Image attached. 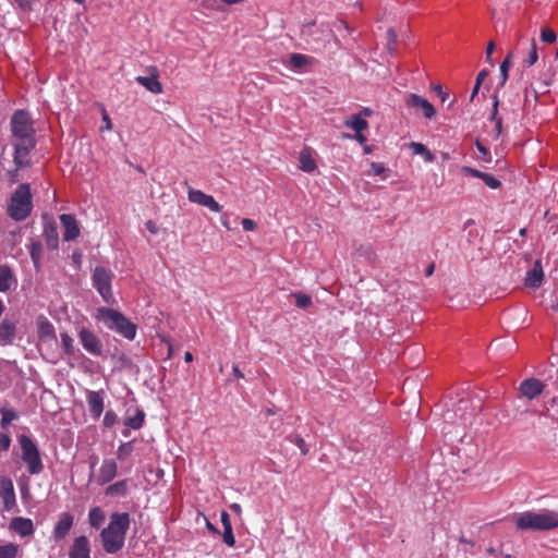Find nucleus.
Here are the masks:
<instances>
[{
  "label": "nucleus",
  "instance_id": "obj_5",
  "mask_svg": "<svg viewBox=\"0 0 558 558\" xmlns=\"http://www.w3.org/2000/svg\"><path fill=\"white\" fill-rule=\"evenodd\" d=\"M33 208V197L28 183H23L13 192L8 205V215L15 221L26 219Z\"/></svg>",
  "mask_w": 558,
  "mask_h": 558
},
{
  "label": "nucleus",
  "instance_id": "obj_28",
  "mask_svg": "<svg viewBox=\"0 0 558 558\" xmlns=\"http://www.w3.org/2000/svg\"><path fill=\"white\" fill-rule=\"evenodd\" d=\"M106 519L105 512L99 507H94L89 510L88 522L92 527L99 529Z\"/></svg>",
  "mask_w": 558,
  "mask_h": 558
},
{
  "label": "nucleus",
  "instance_id": "obj_14",
  "mask_svg": "<svg viewBox=\"0 0 558 558\" xmlns=\"http://www.w3.org/2000/svg\"><path fill=\"white\" fill-rule=\"evenodd\" d=\"M544 388L545 385L536 378L525 379L520 385V391L522 396L527 398L529 400H532L536 398L538 395H541Z\"/></svg>",
  "mask_w": 558,
  "mask_h": 558
},
{
  "label": "nucleus",
  "instance_id": "obj_55",
  "mask_svg": "<svg viewBox=\"0 0 558 558\" xmlns=\"http://www.w3.org/2000/svg\"><path fill=\"white\" fill-rule=\"evenodd\" d=\"M220 518L223 527L231 526L230 517L227 511H221Z\"/></svg>",
  "mask_w": 558,
  "mask_h": 558
},
{
  "label": "nucleus",
  "instance_id": "obj_10",
  "mask_svg": "<svg viewBox=\"0 0 558 558\" xmlns=\"http://www.w3.org/2000/svg\"><path fill=\"white\" fill-rule=\"evenodd\" d=\"M405 105L409 108L422 110L426 119H432L436 116L435 107L425 98L416 94H408L404 98Z\"/></svg>",
  "mask_w": 558,
  "mask_h": 558
},
{
  "label": "nucleus",
  "instance_id": "obj_32",
  "mask_svg": "<svg viewBox=\"0 0 558 558\" xmlns=\"http://www.w3.org/2000/svg\"><path fill=\"white\" fill-rule=\"evenodd\" d=\"M61 344L66 355L72 356L75 353L74 341L68 332L60 335Z\"/></svg>",
  "mask_w": 558,
  "mask_h": 558
},
{
  "label": "nucleus",
  "instance_id": "obj_41",
  "mask_svg": "<svg viewBox=\"0 0 558 558\" xmlns=\"http://www.w3.org/2000/svg\"><path fill=\"white\" fill-rule=\"evenodd\" d=\"M512 58V53L510 52L506 59L504 60V62L500 64V74H501V77H502V81H501V85H504L507 81V77H508V70L511 65V60Z\"/></svg>",
  "mask_w": 558,
  "mask_h": 558
},
{
  "label": "nucleus",
  "instance_id": "obj_7",
  "mask_svg": "<svg viewBox=\"0 0 558 558\" xmlns=\"http://www.w3.org/2000/svg\"><path fill=\"white\" fill-rule=\"evenodd\" d=\"M113 277V272L102 266L95 267L92 275L93 286L108 304H112L114 302L111 289Z\"/></svg>",
  "mask_w": 558,
  "mask_h": 558
},
{
  "label": "nucleus",
  "instance_id": "obj_49",
  "mask_svg": "<svg viewBox=\"0 0 558 558\" xmlns=\"http://www.w3.org/2000/svg\"><path fill=\"white\" fill-rule=\"evenodd\" d=\"M461 171L464 173V174H468V175H472L474 178H478V179H483V175L485 172H482L477 169H474V168H471V167H468V166H463L461 168Z\"/></svg>",
  "mask_w": 558,
  "mask_h": 558
},
{
  "label": "nucleus",
  "instance_id": "obj_22",
  "mask_svg": "<svg viewBox=\"0 0 558 558\" xmlns=\"http://www.w3.org/2000/svg\"><path fill=\"white\" fill-rule=\"evenodd\" d=\"M90 549L86 536L76 537L70 549V558H89Z\"/></svg>",
  "mask_w": 558,
  "mask_h": 558
},
{
  "label": "nucleus",
  "instance_id": "obj_12",
  "mask_svg": "<svg viewBox=\"0 0 558 558\" xmlns=\"http://www.w3.org/2000/svg\"><path fill=\"white\" fill-rule=\"evenodd\" d=\"M61 225L64 229L63 240L64 241H73L80 235V227L77 220L73 215L62 214L60 216Z\"/></svg>",
  "mask_w": 558,
  "mask_h": 558
},
{
  "label": "nucleus",
  "instance_id": "obj_57",
  "mask_svg": "<svg viewBox=\"0 0 558 558\" xmlns=\"http://www.w3.org/2000/svg\"><path fill=\"white\" fill-rule=\"evenodd\" d=\"M102 121L105 122V129L106 130H111L112 129L111 120H110L108 113L105 110L102 112Z\"/></svg>",
  "mask_w": 558,
  "mask_h": 558
},
{
  "label": "nucleus",
  "instance_id": "obj_36",
  "mask_svg": "<svg viewBox=\"0 0 558 558\" xmlns=\"http://www.w3.org/2000/svg\"><path fill=\"white\" fill-rule=\"evenodd\" d=\"M201 5L204 10H208V11H223L225 10L223 0H203Z\"/></svg>",
  "mask_w": 558,
  "mask_h": 558
},
{
  "label": "nucleus",
  "instance_id": "obj_16",
  "mask_svg": "<svg viewBox=\"0 0 558 558\" xmlns=\"http://www.w3.org/2000/svg\"><path fill=\"white\" fill-rule=\"evenodd\" d=\"M87 404L95 418L100 417L104 412V392L88 390L86 395Z\"/></svg>",
  "mask_w": 558,
  "mask_h": 558
},
{
  "label": "nucleus",
  "instance_id": "obj_34",
  "mask_svg": "<svg viewBox=\"0 0 558 558\" xmlns=\"http://www.w3.org/2000/svg\"><path fill=\"white\" fill-rule=\"evenodd\" d=\"M19 553V547L15 544L9 543L0 546V558H15Z\"/></svg>",
  "mask_w": 558,
  "mask_h": 558
},
{
  "label": "nucleus",
  "instance_id": "obj_8",
  "mask_svg": "<svg viewBox=\"0 0 558 558\" xmlns=\"http://www.w3.org/2000/svg\"><path fill=\"white\" fill-rule=\"evenodd\" d=\"M184 184L187 186V198L191 203L206 207L213 213H219L221 210V206L211 195L189 186L187 181H185Z\"/></svg>",
  "mask_w": 558,
  "mask_h": 558
},
{
  "label": "nucleus",
  "instance_id": "obj_59",
  "mask_svg": "<svg viewBox=\"0 0 558 558\" xmlns=\"http://www.w3.org/2000/svg\"><path fill=\"white\" fill-rule=\"evenodd\" d=\"M494 49H495L494 41H489L487 44V47H486V59H487V61H490V57H492V53H493Z\"/></svg>",
  "mask_w": 558,
  "mask_h": 558
},
{
  "label": "nucleus",
  "instance_id": "obj_58",
  "mask_svg": "<svg viewBox=\"0 0 558 558\" xmlns=\"http://www.w3.org/2000/svg\"><path fill=\"white\" fill-rule=\"evenodd\" d=\"M434 90L437 93L438 96H440L441 101H446L448 93H444L440 85L434 86Z\"/></svg>",
  "mask_w": 558,
  "mask_h": 558
},
{
  "label": "nucleus",
  "instance_id": "obj_51",
  "mask_svg": "<svg viewBox=\"0 0 558 558\" xmlns=\"http://www.w3.org/2000/svg\"><path fill=\"white\" fill-rule=\"evenodd\" d=\"M11 438L7 434H0V452L7 451L10 448Z\"/></svg>",
  "mask_w": 558,
  "mask_h": 558
},
{
  "label": "nucleus",
  "instance_id": "obj_1",
  "mask_svg": "<svg viewBox=\"0 0 558 558\" xmlns=\"http://www.w3.org/2000/svg\"><path fill=\"white\" fill-rule=\"evenodd\" d=\"M11 131L15 137L13 162L17 169L31 166L29 153L35 147L34 129L26 111L17 110L11 118Z\"/></svg>",
  "mask_w": 558,
  "mask_h": 558
},
{
  "label": "nucleus",
  "instance_id": "obj_48",
  "mask_svg": "<svg viewBox=\"0 0 558 558\" xmlns=\"http://www.w3.org/2000/svg\"><path fill=\"white\" fill-rule=\"evenodd\" d=\"M476 148L481 154L480 158L484 159L486 162L492 161V157L489 155L488 149L480 141H476Z\"/></svg>",
  "mask_w": 558,
  "mask_h": 558
},
{
  "label": "nucleus",
  "instance_id": "obj_40",
  "mask_svg": "<svg viewBox=\"0 0 558 558\" xmlns=\"http://www.w3.org/2000/svg\"><path fill=\"white\" fill-rule=\"evenodd\" d=\"M222 539L226 545L233 547L235 545V537L233 535L232 525L223 527Z\"/></svg>",
  "mask_w": 558,
  "mask_h": 558
},
{
  "label": "nucleus",
  "instance_id": "obj_43",
  "mask_svg": "<svg viewBox=\"0 0 558 558\" xmlns=\"http://www.w3.org/2000/svg\"><path fill=\"white\" fill-rule=\"evenodd\" d=\"M482 180L488 187H490L493 190H496V189L500 187V185H501V182L498 179H496L494 175L486 173V172L484 173Z\"/></svg>",
  "mask_w": 558,
  "mask_h": 558
},
{
  "label": "nucleus",
  "instance_id": "obj_15",
  "mask_svg": "<svg viewBox=\"0 0 558 558\" xmlns=\"http://www.w3.org/2000/svg\"><path fill=\"white\" fill-rule=\"evenodd\" d=\"M16 337V324L8 318L0 323V345L13 344Z\"/></svg>",
  "mask_w": 558,
  "mask_h": 558
},
{
  "label": "nucleus",
  "instance_id": "obj_24",
  "mask_svg": "<svg viewBox=\"0 0 558 558\" xmlns=\"http://www.w3.org/2000/svg\"><path fill=\"white\" fill-rule=\"evenodd\" d=\"M299 161L300 169L304 172H313L316 169V162L310 148H304L301 150Z\"/></svg>",
  "mask_w": 558,
  "mask_h": 558
},
{
  "label": "nucleus",
  "instance_id": "obj_46",
  "mask_svg": "<svg viewBox=\"0 0 558 558\" xmlns=\"http://www.w3.org/2000/svg\"><path fill=\"white\" fill-rule=\"evenodd\" d=\"M118 421V415L109 410L106 412L105 416H104V425L108 428L112 427Z\"/></svg>",
  "mask_w": 558,
  "mask_h": 558
},
{
  "label": "nucleus",
  "instance_id": "obj_38",
  "mask_svg": "<svg viewBox=\"0 0 558 558\" xmlns=\"http://www.w3.org/2000/svg\"><path fill=\"white\" fill-rule=\"evenodd\" d=\"M1 413L2 417L0 423L3 428L8 427L13 421H15L19 417L17 412L13 409L2 410Z\"/></svg>",
  "mask_w": 558,
  "mask_h": 558
},
{
  "label": "nucleus",
  "instance_id": "obj_33",
  "mask_svg": "<svg viewBox=\"0 0 558 558\" xmlns=\"http://www.w3.org/2000/svg\"><path fill=\"white\" fill-rule=\"evenodd\" d=\"M398 44V35L393 28L387 29V50L390 54H396Z\"/></svg>",
  "mask_w": 558,
  "mask_h": 558
},
{
  "label": "nucleus",
  "instance_id": "obj_31",
  "mask_svg": "<svg viewBox=\"0 0 558 558\" xmlns=\"http://www.w3.org/2000/svg\"><path fill=\"white\" fill-rule=\"evenodd\" d=\"M29 255L35 265L38 267L43 258V246L39 241H33L29 245Z\"/></svg>",
  "mask_w": 558,
  "mask_h": 558
},
{
  "label": "nucleus",
  "instance_id": "obj_50",
  "mask_svg": "<svg viewBox=\"0 0 558 558\" xmlns=\"http://www.w3.org/2000/svg\"><path fill=\"white\" fill-rule=\"evenodd\" d=\"M386 171V168L383 163L379 162H371V171L368 172L372 175H380Z\"/></svg>",
  "mask_w": 558,
  "mask_h": 558
},
{
  "label": "nucleus",
  "instance_id": "obj_39",
  "mask_svg": "<svg viewBox=\"0 0 558 558\" xmlns=\"http://www.w3.org/2000/svg\"><path fill=\"white\" fill-rule=\"evenodd\" d=\"M538 60V53H537V44L534 38L531 39V47L527 54V58L524 60V62L531 66L535 64Z\"/></svg>",
  "mask_w": 558,
  "mask_h": 558
},
{
  "label": "nucleus",
  "instance_id": "obj_45",
  "mask_svg": "<svg viewBox=\"0 0 558 558\" xmlns=\"http://www.w3.org/2000/svg\"><path fill=\"white\" fill-rule=\"evenodd\" d=\"M290 441H292L299 447L303 456H306L308 453V446L306 445L305 440L302 437L298 435L294 437H290Z\"/></svg>",
  "mask_w": 558,
  "mask_h": 558
},
{
  "label": "nucleus",
  "instance_id": "obj_23",
  "mask_svg": "<svg viewBox=\"0 0 558 558\" xmlns=\"http://www.w3.org/2000/svg\"><path fill=\"white\" fill-rule=\"evenodd\" d=\"M544 280V271L541 265V260L534 263L533 268L527 271L525 277V286L529 288H539Z\"/></svg>",
  "mask_w": 558,
  "mask_h": 558
},
{
  "label": "nucleus",
  "instance_id": "obj_3",
  "mask_svg": "<svg viewBox=\"0 0 558 558\" xmlns=\"http://www.w3.org/2000/svg\"><path fill=\"white\" fill-rule=\"evenodd\" d=\"M515 526L523 531H549L558 527V511H525L514 515Z\"/></svg>",
  "mask_w": 558,
  "mask_h": 558
},
{
  "label": "nucleus",
  "instance_id": "obj_21",
  "mask_svg": "<svg viewBox=\"0 0 558 558\" xmlns=\"http://www.w3.org/2000/svg\"><path fill=\"white\" fill-rule=\"evenodd\" d=\"M73 515L69 512H63L53 529V536L57 539H62L69 533L73 525Z\"/></svg>",
  "mask_w": 558,
  "mask_h": 558
},
{
  "label": "nucleus",
  "instance_id": "obj_42",
  "mask_svg": "<svg viewBox=\"0 0 558 558\" xmlns=\"http://www.w3.org/2000/svg\"><path fill=\"white\" fill-rule=\"evenodd\" d=\"M541 38L544 43L553 44L556 41L557 35L553 29L544 27L541 31Z\"/></svg>",
  "mask_w": 558,
  "mask_h": 558
},
{
  "label": "nucleus",
  "instance_id": "obj_35",
  "mask_svg": "<svg viewBox=\"0 0 558 558\" xmlns=\"http://www.w3.org/2000/svg\"><path fill=\"white\" fill-rule=\"evenodd\" d=\"M292 296L295 299V305L299 308H308L312 305V298L307 294L296 292L292 293Z\"/></svg>",
  "mask_w": 558,
  "mask_h": 558
},
{
  "label": "nucleus",
  "instance_id": "obj_54",
  "mask_svg": "<svg viewBox=\"0 0 558 558\" xmlns=\"http://www.w3.org/2000/svg\"><path fill=\"white\" fill-rule=\"evenodd\" d=\"M488 76V71L487 70H482L478 72L477 76H476V82L475 84L477 86H481V84L484 82V80Z\"/></svg>",
  "mask_w": 558,
  "mask_h": 558
},
{
  "label": "nucleus",
  "instance_id": "obj_63",
  "mask_svg": "<svg viewBox=\"0 0 558 558\" xmlns=\"http://www.w3.org/2000/svg\"><path fill=\"white\" fill-rule=\"evenodd\" d=\"M233 375L236 378H243L244 377V374L240 371V368L236 365L233 366Z\"/></svg>",
  "mask_w": 558,
  "mask_h": 558
},
{
  "label": "nucleus",
  "instance_id": "obj_11",
  "mask_svg": "<svg viewBox=\"0 0 558 558\" xmlns=\"http://www.w3.org/2000/svg\"><path fill=\"white\" fill-rule=\"evenodd\" d=\"M0 498L3 501V510L10 511L16 504L13 482L9 477L0 480Z\"/></svg>",
  "mask_w": 558,
  "mask_h": 558
},
{
  "label": "nucleus",
  "instance_id": "obj_17",
  "mask_svg": "<svg viewBox=\"0 0 558 558\" xmlns=\"http://www.w3.org/2000/svg\"><path fill=\"white\" fill-rule=\"evenodd\" d=\"M38 338L41 343L56 341V330L53 325L46 318L40 316L37 320Z\"/></svg>",
  "mask_w": 558,
  "mask_h": 558
},
{
  "label": "nucleus",
  "instance_id": "obj_52",
  "mask_svg": "<svg viewBox=\"0 0 558 558\" xmlns=\"http://www.w3.org/2000/svg\"><path fill=\"white\" fill-rule=\"evenodd\" d=\"M15 2L23 11L28 12L32 10L34 0H15Z\"/></svg>",
  "mask_w": 558,
  "mask_h": 558
},
{
  "label": "nucleus",
  "instance_id": "obj_26",
  "mask_svg": "<svg viewBox=\"0 0 558 558\" xmlns=\"http://www.w3.org/2000/svg\"><path fill=\"white\" fill-rule=\"evenodd\" d=\"M344 125L359 133L368 128V122L363 119L361 114H353L350 119L344 121Z\"/></svg>",
  "mask_w": 558,
  "mask_h": 558
},
{
  "label": "nucleus",
  "instance_id": "obj_9",
  "mask_svg": "<svg viewBox=\"0 0 558 558\" xmlns=\"http://www.w3.org/2000/svg\"><path fill=\"white\" fill-rule=\"evenodd\" d=\"M78 339L83 348L95 356H100L104 353V345L101 340L89 329L81 328L78 331Z\"/></svg>",
  "mask_w": 558,
  "mask_h": 558
},
{
  "label": "nucleus",
  "instance_id": "obj_20",
  "mask_svg": "<svg viewBox=\"0 0 558 558\" xmlns=\"http://www.w3.org/2000/svg\"><path fill=\"white\" fill-rule=\"evenodd\" d=\"M118 471V464L113 459H105L99 469L98 482L100 484L109 483L114 478Z\"/></svg>",
  "mask_w": 558,
  "mask_h": 558
},
{
  "label": "nucleus",
  "instance_id": "obj_62",
  "mask_svg": "<svg viewBox=\"0 0 558 558\" xmlns=\"http://www.w3.org/2000/svg\"><path fill=\"white\" fill-rule=\"evenodd\" d=\"M19 170L20 169H17V167L15 166V170L10 172V181L12 183H16L19 181V174H17Z\"/></svg>",
  "mask_w": 558,
  "mask_h": 558
},
{
  "label": "nucleus",
  "instance_id": "obj_4",
  "mask_svg": "<svg viewBox=\"0 0 558 558\" xmlns=\"http://www.w3.org/2000/svg\"><path fill=\"white\" fill-rule=\"evenodd\" d=\"M95 318L102 322L108 329L114 330L129 340H133L136 336V325L117 310L99 307Z\"/></svg>",
  "mask_w": 558,
  "mask_h": 558
},
{
  "label": "nucleus",
  "instance_id": "obj_27",
  "mask_svg": "<svg viewBox=\"0 0 558 558\" xmlns=\"http://www.w3.org/2000/svg\"><path fill=\"white\" fill-rule=\"evenodd\" d=\"M409 147L413 150V154L421 155L426 162H433L435 160V155L427 149V147L417 142H411Z\"/></svg>",
  "mask_w": 558,
  "mask_h": 558
},
{
  "label": "nucleus",
  "instance_id": "obj_64",
  "mask_svg": "<svg viewBox=\"0 0 558 558\" xmlns=\"http://www.w3.org/2000/svg\"><path fill=\"white\" fill-rule=\"evenodd\" d=\"M206 527L214 534L218 533V530L214 524H211L209 521H206Z\"/></svg>",
  "mask_w": 558,
  "mask_h": 558
},
{
  "label": "nucleus",
  "instance_id": "obj_53",
  "mask_svg": "<svg viewBox=\"0 0 558 558\" xmlns=\"http://www.w3.org/2000/svg\"><path fill=\"white\" fill-rule=\"evenodd\" d=\"M242 227L245 231H253L256 228L255 221L248 218L242 220Z\"/></svg>",
  "mask_w": 558,
  "mask_h": 558
},
{
  "label": "nucleus",
  "instance_id": "obj_56",
  "mask_svg": "<svg viewBox=\"0 0 558 558\" xmlns=\"http://www.w3.org/2000/svg\"><path fill=\"white\" fill-rule=\"evenodd\" d=\"M147 230L153 233V234H157L158 233V228L156 226V223L151 220H148L146 223H145Z\"/></svg>",
  "mask_w": 558,
  "mask_h": 558
},
{
  "label": "nucleus",
  "instance_id": "obj_44",
  "mask_svg": "<svg viewBox=\"0 0 558 558\" xmlns=\"http://www.w3.org/2000/svg\"><path fill=\"white\" fill-rule=\"evenodd\" d=\"M133 448H132V442H125V444H122L119 446L118 448V458L120 460H124L126 457H129L132 452Z\"/></svg>",
  "mask_w": 558,
  "mask_h": 558
},
{
  "label": "nucleus",
  "instance_id": "obj_47",
  "mask_svg": "<svg viewBox=\"0 0 558 558\" xmlns=\"http://www.w3.org/2000/svg\"><path fill=\"white\" fill-rule=\"evenodd\" d=\"M498 100L495 98L492 119L496 122V136L501 133V119L497 118Z\"/></svg>",
  "mask_w": 558,
  "mask_h": 558
},
{
  "label": "nucleus",
  "instance_id": "obj_13",
  "mask_svg": "<svg viewBox=\"0 0 558 558\" xmlns=\"http://www.w3.org/2000/svg\"><path fill=\"white\" fill-rule=\"evenodd\" d=\"M150 76H137L135 80L138 84L144 86L147 90L153 94H161L162 85L158 80V71L156 68L151 66L149 69Z\"/></svg>",
  "mask_w": 558,
  "mask_h": 558
},
{
  "label": "nucleus",
  "instance_id": "obj_18",
  "mask_svg": "<svg viewBox=\"0 0 558 558\" xmlns=\"http://www.w3.org/2000/svg\"><path fill=\"white\" fill-rule=\"evenodd\" d=\"M43 236L46 245L50 250H56L59 245L58 228L54 221L47 220L44 223Z\"/></svg>",
  "mask_w": 558,
  "mask_h": 558
},
{
  "label": "nucleus",
  "instance_id": "obj_19",
  "mask_svg": "<svg viewBox=\"0 0 558 558\" xmlns=\"http://www.w3.org/2000/svg\"><path fill=\"white\" fill-rule=\"evenodd\" d=\"M10 529L23 537L34 533L33 521L22 517L13 518L10 522Z\"/></svg>",
  "mask_w": 558,
  "mask_h": 558
},
{
  "label": "nucleus",
  "instance_id": "obj_61",
  "mask_svg": "<svg viewBox=\"0 0 558 558\" xmlns=\"http://www.w3.org/2000/svg\"><path fill=\"white\" fill-rule=\"evenodd\" d=\"M353 137H354V138H355L360 144H362V145L366 144L367 138H366V136H365V135H363V134H362V132H359V133H356V132H355V135H354Z\"/></svg>",
  "mask_w": 558,
  "mask_h": 558
},
{
  "label": "nucleus",
  "instance_id": "obj_2",
  "mask_svg": "<svg viewBox=\"0 0 558 558\" xmlns=\"http://www.w3.org/2000/svg\"><path fill=\"white\" fill-rule=\"evenodd\" d=\"M130 524L128 512H113L110 515L108 525L100 532L101 545L107 554L113 555L123 548Z\"/></svg>",
  "mask_w": 558,
  "mask_h": 558
},
{
  "label": "nucleus",
  "instance_id": "obj_25",
  "mask_svg": "<svg viewBox=\"0 0 558 558\" xmlns=\"http://www.w3.org/2000/svg\"><path fill=\"white\" fill-rule=\"evenodd\" d=\"M130 413V410L128 411ZM145 413L143 410L135 409L134 415L128 414V416L124 420L125 426L132 428V429H140L144 423Z\"/></svg>",
  "mask_w": 558,
  "mask_h": 558
},
{
  "label": "nucleus",
  "instance_id": "obj_60",
  "mask_svg": "<svg viewBox=\"0 0 558 558\" xmlns=\"http://www.w3.org/2000/svg\"><path fill=\"white\" fill-rule=\"evenodd\" d=\"M468 404H469V400L466 399H460L457 403V411H460V410H466L468 408Z\"/></svg>",
  "mask_w": 558,
  "mask_h": 558
},
{
  "label": "nucleus",
  "instance_id": "obj_37",
  "mask_svg": "<svg viewBox=\"0 0 558 558\" xmlns=\"http://www.w3.org/2000/svg\"><path fill=\"white\" fill-rule=\"evenodd\" d=\"M308 64V58L301 53H292L290 56V65L295 69H302Z\"/></svg>",
  "mask_w": 558,
  "mask_h": 558
},
{
  "label": "nucleus",
  "instance_id": "obj_6",
  "mask_svg": "<svg viewBox=\"0 0 558 558\" xmlns=\"http://www.w3.org/2000/svg\"><path fill=\"white\" fill-rule=\"evenodd\" d=\"M19 442L22 450V460L32 475L43 472L44 463L37 445L26 435L19 436Z\"/></svg>",
  "mask_w": 558,
  "mask_h": 558
},
{
  "label": "nucleus",
  "instance_id": "obj_30",
  "mask_svg": "<svg viewBox=\"0 0 558 558\" xmlns=\"http://www.w3.org/2000/svg\"><path fill=\"white\" fill-rule=\"evenodd\" d=\"M128 493V482L126 480H122L111 484L106 489V495L108 496H125Z\"/></svg>",
  "mask_w": 558,
  "mask_h": 558
},
{
  "label": "nucleus",
  "instance_id": "obj_29",
  "mask_svg": "<svg viewBox=\"0 0 558 558\" xmlns=\"http://www.w3.org/2000/svg\"><path fill=\"white\" fill-rule=\"evenodd\" d=\"M12 286V271L8 266H0V292H7Z\"/></svg>",
  "mask_w": 558,
  "mask_h": 558
}]
</instances>
